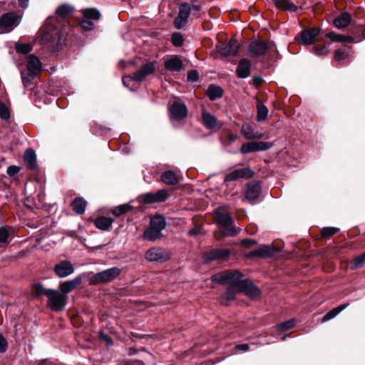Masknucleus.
<instances>
[{"label":"nucleus","instance_id":"nucleus-1","mask_svg":"<svg viewBox=\"0 0 365 365\" xmlns=\"http://www.w3.org/2000/svg\"><path fill=\"white\" fill-rule=\"evenodd\" d=\"M55 21L53 17H48L46 19L41 37V43L53 51L58 48L61 38L60 29L54 25Z\"/></svg>","mask_w":365,"mask_h":365},{"label":"nucleus","instance_id":"nucleus-13","mask_svg":"<svg viewBox=\"0 0 365 365\" xmlns=\"http://www.w3.org/2000/svg\"><path fill=\"white\" fill-rule=\"evenodd\" d=\"M53 271L59 278H65L71 275L74 272L75 268L70 261L63 260L54 266Z\"/></svg>","mask_w":365,"mask_h":365},{"label":"nucleus","instance_id":"nucleus-37","mask_svg":"<svg viewBox=\"0 0 365 365\" xmlns=\"http://www.w3.org/2000/svg\"><path fill=\"white\" fill-rule=\"evenodd\" d=\"M73 11V7L68 4H62L59 6L56 11V14L61 18L69 16Z\"/></svg>","mask_w":365,"mask_h":365},{"label":"nucleus","instance_id":"nucleus-8","mask_svg":"<svg viewBox=\"0 0 365 365\" xmlns=\"http://www.w3.org/2000/svg\"><path fill=\"white\" fill-rule=\"evenodd\" d=\"M191 14V6L189 3H183L179 7V12L174 20L175 28L180 29L188 22V18Z\"/></svg>","mask_w":365,"mask_h":365},{"label":"nucleus","instance_id":"nucleus-29","mask_svg":"<svg viewBox=\"0 0 365 365\" xmlns=\"http://www.w3.org/2000/svg\"><path fill=\"white\" fill-rule=\"evenodd\" d=\"M24 160L26 165L31 170L37 168L36 155L35 151L31 148H28L24 154Z\"/></svg>","mask_w":365,"mask_h":365},{"label":"nucleus","instance_id":"nucleus-40","mask_svg":"<svg viewBox=\"0 0 365 365\" xmlns=\"http://www.w3.org/2000/svg\"><path fill=\"white\" fill-rule=\"evenodd\" d=\"M242 38V36H240V39L232 36L230 39V56L235 55L238 52L241 46Z\"/></svg>","mask_w":365,"mask_h":365},{"label":"nucleus","instance_id":"nucleus-33","mask_svg":"<svg viewBox=\"0 0 365 365\" xmlns=\"http://www.w3.org/2000/svg\"><path fill=\"white\" fill-rule=\"evenodd\" d=\"M349 306V304H341L328 312L322 319V322H327L335 317H336L341 312Z\"/></svg>","mask_w":365,"mask_h":365},{"label":"nucleus","instance_id":"nucleus-2","mask_svg":"<svg viewBox=\"0 0 365 365\" xmlns=\"http://www.w3.org/2000/svg\"><path fill=\"white\" fill-rule=\"evenodd\" d=\"M215 223L216 229L214 236L216 240L221 241L228 235V207L222 206L215 210Z\"/></svg>","mask_w":365,"mask_h":365},{"label":"nucleus","instance_id":"nucleus-58","mask_svg":"<svg viewBox=\"0 0 365 365\" xmlns=\"http://www.w3.org/2000/svg\"><path fill=\"white\" fill-rule=\"evenodd\" d=\"M20 170V168L17 166H14V165H12V166H9L7 168V174L9 175V176H12V175H14L15 174L18 173Z\"/></svg>","mask_w":365,"mask_h":365},{"label":"nucleus","instance_id":"nucleus-18","mask_svg":"<svg viewBox=\"0 0 365 365\" xmlns=\"http://www.w3.org/2000/svg\"><path fill=\"white\" fill-rule=\"evenodd\" d=\"M82 283V277L77 276L71 280L61 282L59 289L66 297Z\"/></svg>","mask_w":365,"mask_h":365},{"label":"nucleus","instance_id":"nucleus-59","mask_svg":"<svg viewBox=\"0 0 365 365\" xmlns=\"http://www.w3.org/2000/svg\"><path fill=\"white\" fill-rule=\"evenodd\" d=\"M235 348L237 351H247L249 349V345L247 344H238Z\"/></svg>","mask_w":365,"mask_h":365},{"label":"nucleus","instance_id":"nucleus-41","mask_svg":"<svg viewBox=\"0 0 365 365\" xmlns=\"http://www.w3.org/2000/svg\"><path fill=\"white\" fill-rule=\"evenodd\" d=\"M212 281L215 284H228V272H222L212 276Z\"/></svg>","mask_w":365,"mask_h":365},{"label":"nucleus","instance_id":"nucleus-55","mask_svg":"<svg viewBox=\"0 0 365 365\" xmlns=\"http://www.w3.org/2000/svg\"><path fill=\"white\" fill-rule=\"evenodd\" d=\"M256 244L257 242L255 240L250 238H245L241 240V245L246 248H249Z\"/></svg>","mask_w":365,"mask_h":365},{"label":"nucleus","instance_id":"nucleus-17","mask_svg":"<svg viewBox=\"0 0 365 365\" xmlns=\"http://www.w3.org/2000/svg\"><path fill=\"white\" fill-rule=\"evenodd\" d=\"M168 197L167 191L165 190H160L156 192H147L143 195V201L147 204L160 202L166 200Z\"/></svg>","mask_w":365,"mask_h":365},{"label":"nucleus","instance_id":"nucleus-63","mask_svg":"<svg viewBox=\"0 0 365 365\" xmlns=\"http://www.w3.org/2000/svg\"><path fill=\"white\" fill-rule=\"evenodd\" d=\"M252 81L255 85H259L262 82V78L261 76H254Z\"/></svg>","mask_w":365,"mask_h":365},{"label":"nucleus","instance_id":"nucleus-11","mask_svg":"<svg viewBox=\"0 0 365 365\" xmlns=\"http://www.w3.org/2000/svg\"><path fill=\"white\" fill-rule=\"evenodd\" d=\"M145 257L150 262H164L170 258L169 253L160 247L150 248L145 252Z\"/></svg>","mask_w":365,"mask_h":365},{"label":"nucleus","instance_id":"nucleus-39","mask_svg":"<svg viewBox=\"0 0 365 365\" xmlns=\"http://www.w3.org/2000/svg\"><path fill=\"white\" fill-rule=\"evenodd\" d=\"M132 209V206L129 203L120 205L114 207L112 210V214L115 217H119L123 214L127 213Z\"/></svg>","mask_w":365,"mask_h":365},{"label":"nucleus","instance_id":"nucleus-5","mask_svg":"<svg viewBox=\"0 0 365 365\" xmlns=\"http://www.w3.org/2000/svg\"><path fill=\"white\" fill-rule=\"evenodd\" d=\"M121 273V269L118 267H112L104 271L98 272L91 276L88 279L90 285H97L112 282Z\"/></svg>","mask_w":365,"mask_h":365},{"label":"nucleus","instance_id":"nucleus-31","mask_svg":"<svg viewBox=\"0 0 365 365\" xmlns=\"http://www.w3.org/2000/svg\"><path fill=\"white\" fill-rule=\"evenodd\" d=\"M113 221V219L111 217H99L96 220L95 225L101 230H108L112 226Z\"/></svg>","mask_w":365,"mask_h":365},{"label":"nucleus","instance_id":"nucleus-54","mask_svg":"<svg viewBox=\"0 0 365 365\" xmlns=\"http://www.w3.org/2000/svg\"><path fill=\"white\" fill-rule=\"evenodd\" d=\"M347 56L346 52L342 50L338 49L334 53V58L336 61H339L345 59Z\"/></svg>","mask_w":365,"mask_h":365},{"label":"nucleus","instance_id":"nucleus-57","mask_svg":"<svg viewBox=\"0 0 365 365\" xmlns=\"http://www.w3.org/2000/svg\"><path fill=\"white\" fill-rule=\"evenodd\" d=\"M8 347V343L5 338L0 334V353L6 351Z\"/></svg>","mask_w":365,"mask_h":365},{"label":"nucleus","instance_id":"nucleus-6","mask_svg":"<svg viewBox=\"0 0 365 365\" xmlns=\"http://www.w3.org/2000/svg\"><path fill=\"white\" fill-rule=\"evenodd\" d=\"M46 296L48 298V306L52 310L59 312L65 308L68 297H66L61 292L48 289L46 292Z\"/></svg>","mask_w":365,"mask_h":365},{"label":"nucleus","instance_id":"nucleus-34","mask_svg":"<svg viewBox=\"0 0 365 365\" xmlns=\"http://www.w3.org/2000/svg\"><path fill=\"white\" fill-rule=\"evenodd\" d=\"M86 205V201L82 197H76L71 203L73 211L78 215L84 213Z\"/></svg>","mask_w":365,"mask_h":365},{"label":"nucleus","instance_id":"nucleus-43","mask_svg":"<svg viewBox=\"0 0 365 365\" xmlns=\"http://www.w3.org/2000/svg\"><path fill=\"white\" fill-rule=\"evenodd\" d=\"M268 115V108L266 106L262 103H259L257 105V120L260 122L264 120Z\"/></svg>","mask_w":365,"mask_h":365},{"label":"nucleus","instance_id":"nucleus-32","mask_svg":"<svg viewBox=\"0 0 365 365\" xmlns=\"http://www.w3.org/2000/svg\"><path fill=\"white\" fill-rule=\"evenodd\" d=\"M202 118L204 125L207 128L214 129L218 128L217 118L210 113L203 112L202 114Z\"/></svg>","mask_w":365,"mask_h":365},{"label":"nucleus","instance_id":"nucleus-9","mask_svg":"<svg viewBox=\"0 0 365 365\" xmlns=\"http://www.w3.org/2000/svg\"><path fill=\"white\" fill-rule=\"evenodd\" d=\"M274 145L272 142H264V141H252L246 143L242 145L240 151L243 154L264 151L270 149Z\"/></svg>","mask_w":365,"mask_h":365},{"label":"nucleus","instance_id":"nucleus-56","mask_svg":"<svg viewBox=\"0 0 365 365\" xmlns=\"http://www.w3.org/2000/svg\"><path fill=\"white\" fill-rule=\"evenodd\" d=\"M313 51L318 56H324L328 53V49L324 46H323L320 48L314 47Z\"/></svg>","mask_w":365,"mask_h":365},{"label":"nucleus","instance_id":"nucleus-42","mask_svg":"<svg viewBox=\"0 0 365 365\" xmlns=\"http://www.w3.org/2000/svg\"><path fill=\"white\" fill-rule=\"evenodd\" d=\"M32 294L34 297H39L42 295H46L48 289H45L42 284H34L31 287Z\"/></svg>","mask_w":365,"mask_h":365},{"label":"nucleus","instance_id":"nucleus-23","mask_svg":"<svg viewBox=\"0 0 365 365\" xmlns=\"http://www.w3.org/2000/svg\"><path fill=\"white\" fill-rule=\"evenodd\" d=\"M241 132L247 139H260L264 136L263 133L249 124L242 125Z\"/></svg>","mask_w":365,"mask_h":365},{"label":"nucleus","instance_id":"nucleus-24","mask_svg":"<svg viewBox=\"0 0 365 365\" xmlns=\"http://www.w3.org/2000/svg\"><path fill=\"white\" fill-rule=\"evenodd\" d=\"M351 16L348 12H342L333 21V26L338 29H344L347 27L351 21Z\"/></svg>","mask_w":365,"mask_h":365},{"label":"nucleus","instance_id":"nucleus-22","mask_svg":"<svg viewBox=\"0 0 365 365\" xmlns=\"http://www.w3.org/2000/svg\"><path fill=\"white\" fill-rule=\"evenodd\" d=\"M261 192V186L259 181H252L247 183L245 191L246 198L249 200H256Z\"/></svg>","mask_w":365,"mask_h":365},{"label":"nucleus","instance_id":"nucleus-3","mask_svg":"<svg viewBox=\"0 0 365 365\" xmlns=\"http://www.w3.org/2000/svg\"><path fill=\"white\" fill-rule=\"evenodd\" d=\"M166 227L165 218L162 216H155L151 218L149 227L145 230L143 237L149 241H155L163 236L162 231Z\"/></svg>","mask_w":365,"mask_h":365},{"label":"nucleus","instance_id":"nucleus-28","mask_svg":"<svg viewBox=\"0 0 365 365\" xmlns=\"http://www.w3.org/2000/svg\"><path fill=\"white\" fill-rule=\"evenodd\" d=\"M182 66V62L180 58L174 56L168 58L165 62V68L170 71H178Z\"/></svg>","mask_w":365,"mask_h":365},{"label":"nucleus","instance_id":"nucleus-20","mask_svg":"<svg viewBox=\"0 0 365 365\" xmlns=\"http://www.w3.org/2000/svg\"><path fill=\"white\" fill-rule=\"evenodd\" d=\"M228 256L227 250L214 249L210 252H205L202 259L205 263H209L212 261L222 259Z\"/></svg>","mask_w":365,"mask_h":365},{"label":"nucleus","instance_id":"nucleus-61","mask_svg":"<svg viewBox=\"0 0 365 365\" xmlns=\"http://www.w3.org/2000/svg\"><path fill=\"white\" fill-rule=\"evenodd\" d=\"M201 9H202L201 5H200V4H192L191 6V11H193L192 15L195 16V13L200 11L201 10Z\"/></svg>","mask_w":365,"mask_h":365},{"label":"nucleus","instance_id":"nucleus-16","mask_svg":"<svg viewBox=\"0 0 365 365\" xmlns=\"http://www.w3.org/2000/svg\"><path fill=\"white\" fill-rule=\"evenodd\" d=\"M238 291L244 292L252 299L257 298L261 294L259 289L255 286L253 282L249 279H246V282L243 283V285Z\"/></svg>","mask_w":365,"mask_h":365},{"label":"nucleus","instance_id":"nucleus-52","mask_svg":"<svg viewBox=\"0 0 365 365\" xmlns=\"http://www.w3.org/2000/svg\"><path fill=\"white\" fill-rule=\"evenodd\" d=\"M187 79L190 82H196L199 79V73L197 71L193 70L188 73Z\"/></svg>","mask_w":365,"mask_h":365},{"label":"nucleus","instance_id":"nucleus-50","mask_svg":"<svg viewBox=\"0 0 365 365\" xmlns=\"http://www.w3.org/2000/svg\"><path fill=\"white\" fill-rule=\"evenodd\" d=\"M81 26L85 31H91L93 29V24L91 20H88L83 17L80 22Z\"/></svg>","mask_w":365,"mask_h":365},{"label":"nucleus","instance_id":"nucleus-21","mask_svg":"<svg viewBox=\"0 0 365 365\" xmlns=\"http://www.w3.org/2000/svg\"><path fill=\"white\" fill-rule=\"evenodd\" d=\"M252 63L246 58L241 59L236 68V73L239 78H246L250 75Z\"/></svg>","mask_w":365,"mask_h":365},{"label":"nucleus","instance_id":"nucleus-25","mask_svg":"<svg viewBox=\"0 0 365 365\" xmlns=\"http://www.w3.org/2000/svg\"><path fill=\"white\" fill-rule=\"evenodd\" d=\"M242 274L237 269H230V287H234L235 289L239 290L243 285V283L246 282V279H242Z\"/></svg>","mask_w":365,"mask_h":365},{"label":"nucleus","instance_id":"nucleus-19","mask_svg":"<svg viewBox=\"0 0 365 365\" xmlns=\"http://www.w3.org/2000/svg\"><path fill=\"white\" fill-rule=\"evenodd\" d=\"M319 29L312 28L301 32L298 41L304 45H310L314 43L316 36L319 34Z\"/></svg>","mask_w":365,"mask_h":365},{"label":"nucleus","instance_id":"nucleus-30","mask_svg":"<svg viewBox=\"0 0 365 365\" xmlns=\"http://www.w3.org/2000/svg\"><path fill=\"white\" fill-rule=\"evenodd\" d=\"M206 94L211 101H215L217 98H221L223 95V90L221 87L211 84L208 86Z\"/></svg>","mask_w":365,"mask_h":365},{"label":"nucleus","instance_id":"nucleus-51","mask_svg":"<svg viewBox=\"0 0 365 365\" xmlns=\"http://www.w3.org/2000/svg\"><path fill=\"white\" fill-rule=\"evenodd\" d=\"M9 111L8 108L4 105V103L0 102V118L4 120L9 118Z\"/></svg>","mask_w":365,"mask_h":365},{"label":"nucleus","instance_id":"nucleus-46","mask_svg":"<svg viewBox=\"0 0 365 365\" xmlns=\"http://www.w3.org/2000/svg\"><path fill=\"white\" fill-rule=\"evenodd\" d=\"M171 41L175 46H181L184 42V38L182 34L180 32L173 33L172 34Z\"/></svg>","mask_w":365,"mask_h":365},{"label":"nucleus","instance_id":"nucleus-62","mask_svg":"<svg viewBox=\"0 0 365 365\" xmlns=\"http://www.w3.org/2000/svg\"><path fill=\"white\" fill-rule=\"evenodd\" d=\"M221 304L225 306H228V297L226 292L221 297Z\"/></svg>","mask_w":365,"mask_h":365},{"label":"nucleus","instance_id":"nucleus-45","mask_svg":"<svg viewBox=\"0 0 365 365\" xmlns=\"http://www.w3.org/2000/svg\"><path fill=\"white\" fill-rule=\"evenodd\" d=\"M295 324V319H290L289 320L284 321L276 326V329L279 331H284L288 330L293 327Z\"/></svg>","mask_w":365,"mask_h":365},{"label":"nucleus","instance_id":"nucleus-27","mask_svg":"<svg viewBox=\"0 0 365 365\" xmlns=\"http://www.w3.org/2000/svg\"><path fill=\"white\" fill-rule=\"evenodd\" d=\"M161 181L168 185H177L180 178L172 170H167L164 172L160 177Z\"/></svg>","mask_w":365,"mask_h":365},{"label":"nucleus","instance_id":"nucleus-7","mask_svg":"<svg viewBox=\"0 0 365 365\" xmlns=\"http://www.w3.org/2000/svg\"><path fill=\"white\" fill-rule=\"evenodd\" d=\"M269 49L268 43L261 41L260 39L252 40L247 48V55L250 58H257L264 55Z\"/></svg>","mask_w":365,"mask_h":365},{"label":"nucleus","instance_id":"nucleus-4","mask_svg":"<svg viewBox=\"0 0 365 365\" xmlns=\"http://www.w3.org/2000/svg\"><path fill=\"white\" fill-rule=\"evenodd\" d=\"M41 63L38 57L30 55L28 56L26 68L27 73L25 71L21 72L22 82L26 86L27 83H30L31 80L37 76L41 71Z\"/></svg>","mask_w":365,"mask_h":365},{"label":"nucleus","instance_id":"nucleus-14","mask_svg":"<svg viewBox=\"0 0 365 365\" xmlns=\"http://www.w3.org/2000/svg\"><path fill=\"white\" fill-rule=\"evenodd\" d=\"M155 71V62H148L143 65L139 70L133 73L131 79L137 82L143 81L148 76Z\"/></svg>","mask_w":365,"mask_h":365},{"label":"nucleus","instance_id":"nucleus-36","mask_svg":"<svg viewBox=\"0 0 365 365\" xmlns=\"http://www.w3.org/2000/svg\"><path fill=\"white\" fill-rule=\"evenodd\" d=\"M351 269L355 270L359 269L365 265V252L355 257L349 262Z\"/></svg>","mask_w":365,"mask_h":365},{"label":"nucleus","instance_id":"nucleus-47","mask_svg":"<svg viewBox=\"0 0 365 365\" xmlns=\"http://www.w3.org/2000/svg\"><path fill=\"white\" fill-rule=\"evenodd\" d=\"M339 231V228L336 227H325L322 230V235L324 237H329Z\"/></svg>","mask_w":365,"mask_h":365},{"label":"nucleus","instance_id":"nucleus-64","mask_svg":"<svg viewBox=\"0 0 365 365\" xmlns=\"http://www.w3.org/2000/svg\"><path fill=\"white\" fill-rule=\"evenodd\" d=\"M19 4L22 8L26 9L29 5V0H19Z\"/></svg>","mask_w":365,"mask_h":365},{"label":"nucleus","instance_id":"nucleus-38","mask_svg":"<svg viewBox=\"0 0 365 365\" xmlns=\"http://www.w3.org/2000/svg\"><path fill=\"white\" fill-rule=\"evenodd\" d=\"M83 17L88 20H98L101 18V14L96 9H85L82 10Z\"/></svg>","mask_w":365,"mask_h":365},{"label":"nucleus","instance_id":"nucleus-44","mask_svg":"<svg viewBox=\"0 0 365 365\" xmlns=\"http://www.w3.org/2000/svg\"><path fill=\"white\" fill-rule=\"evenodd\" d=\"M9 234L5 227H0V248L5 247L9 244Z\"/></svg>","mask_w":365,"mask_h":365},{"label":"nucleus","instance_id":"nucleus-49","mask_svg":"<svg viewBox=\"0 0 365 365\" xmlns=\"http://www.w3.org/2000/svg\"><path fill=\"white\" fill-rule=\"evenodd\" d=\"M281 9L292 12H295L298 10L297 6L289 0L285 1Z\"/></svg>","mask_w":365,"mask_h":365},{"label":"nucleus","instance_id":"nucleus-15","mask_svg":"<svg viewBox=\"0 0 365 365\" xmlns=\"http://www.w3.org/2000/svg\"><path fill=\"white\" fill-rule=\"evenodd\" d=\"M255 174V171L250 167H243L237 168L230 172V181L237 180L239 179H249Z\"/></svg>","mask_w":365,"mask_h":365},{"label":"nucleus","instance_id":"nucleus-60","mask_svg":"<svg viewBox=\"0 0 365 365\" xmlns=\"http://www.w3.org/2000/svg\"><path fill=\"white\" fill-rule=\"evenodd\" d=\"M218 51L220 52V54L225 56H227L228 55V48H227V46H219Z\"/></svg>","mask_w":365,"mask_h":365},{"label":"nucleus","instance_id":"nucleus-10","mask_svg":"<svg viewBox=\"0 0 365 365\" xmlns=\"http://www.w3.org/2000/svg\"><path fill=\"white\" fill-rule=\"evenodd\" d=\"M169 113L171 120L180 121L187 115V108L185 103L173 101L169 104Z\"/></svg>","mask_w":365,"mask_h":365},{"label":"nucleus","instance_id":"nucleus-12","mask_svg":"<svg viewBox=\"0 0 365 365\" xmlns=\"http://www.w3.org/2000/svg\"><path fill=\"white\" fill-rule=\"evenodd\" d=\"M18 16L14 12H9L0 17V29L2 32H9L18 25Z\"/></svg>","mask_w":365,"mask_h":365},{"label":"nucleus","instance_id":"nucleus-35","mask_svg":"<svg viewBox=\"0 0 365 365\" xmlns=\"http://www.w3.org/2000/svg\"><path fill=\"white\" fill-rule=\"evenodd\" d=\"M327 37L334 42H353L354 38L349 36H344L338 34L334 31H331L327 34Z\"/></svg>","mask_w":365,"mask_h":365},{"label":"nucleus","instance_id":"nucleus-48","mask_svg":"<svg viewBox=\"0 0 365 365\" xmlns=\"http://www.w3.org/2000/svg\"><path fill=\"white\" fill-rule=\"evenodd\" d=\"M17 52L23 54L29 53L32 50V46L29 43H19L16 46Z\"/></svg>","mask_w":365,"mask_h":365},{"label":"nucleus","instance_id":"nucleus-26","mask_svg":"<svg viewBox=\"0 0 365 365\" xmlns=\"http://www.w3.org/2000/svg\"><path fill=\"white\" fill-rule=\"evenodd\" d=\"M275 252H276V250L270 245H263V246L260 247L259 248L250 252L247 255V257H264L271 256Z\"/></svg>","mask_w":365,"mask_h":365},{"label":"nucleus","instance_id":"nucleus-53","mask_svg":"<svg viewBox=\"0 0 365 365\" xmlns=\"http://www.w3.org/2000/svg\"><path fill=\"white\" fill-rule=\"evenodd\" d=\"M233 222L231 217H230V237L235 236L238 233L240 232L241 229L240 227H237L232 225Z\"/></svg>","mask_w":365,"mask_h":365}]
</instances>
